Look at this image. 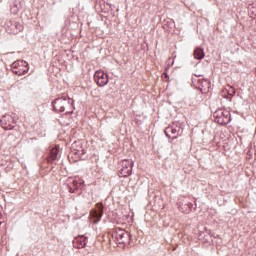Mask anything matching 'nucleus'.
Segmentation results:
<instances>
[{
  "instance_id": "obj_13",
  "label": "nucleus",
  "mask_w": 256,
  "mask_h": 256,
  "mask_svg": "<svg viewBox=\"0 0 256 256\" xmlns=\"http://www.w3.org/2000/svg\"><path fill=\"white\" fill-rule=\"evenodd\" d=\"M178 209L181 213H191V209H193V203H185L183 200H179Z\"/></svg>"
},
{
  "instance_id": "obj_8",
  "label": "nucleus",
  "mask_w": 256,
  "mask_h": 256,
  "mask_svg": "<svg viewBox=\"0 0 256 256\" xmlns=\"http://www.w3.org/2000/svg\"><path fill=\"white\" fill-rule=\"evenodd\" d=\"M0 125L2 129H5L6 131H11V129L15 127V120L13 119V116L6 114L0 120Z\"/></svg>"
},
{
  "instance_id": "obj_5",
  "label": "nucleus",
  "mask_w": 256,
  "mask_h": 256,
  "mask_svg": "<svg viewBox=\"0 0 256 256\" xmlns=\"http://www.w3.org/2000/svg\"><path fill=\"white\" fill-rule=\"evenodd\" d=\"M12 73L19 77L29 73V64L23 60H18L12 64Z\"/></svg>"
},
{
  "instance_id": "obj_14",
  "label": "nucleus",
  "mask_w": 256,
  "mask_h": 256,
  "mask_svg": "<svg viewBox=\"0 0 256 256\" xmlns=\"http://www.w3.org/2000/svg\"><path fill=\"white\" fill-rule=\"evenodd\" d=\"M58 155H59V147L55 146L50 151V155L48 157V163H53V161H57Z\"/></svg>"
},
{
  "instance_id": "obj_2",
  "label": "nucleus",
  "mask_w": 256,
  "mask_h": 256,
  "mask_svg": "<svg viewBox=\"0 0 256 256\" xmlns=\"http://www.w3.org/2000/svg\"><path fill=\"white\" fill-rule=\"evenodd\" d=\"M110 233H111L110 241H114V243H117L118 245L129 243V241L133 239V235H131L129 232L121 228H116L112 230Z\"/></svg>"
},
{
  "instance_id": "obj_12",
  "label": "nucleus",
  "mask_w": 256,
  "mask_h": 256,
  "mask_svg": "<svg viewBox=\"0 0 256 256\" xmlns=\"http://www.w3.org/2000/svg\"><path fill=\"white\" fill-rule=\"evenodd\" d=\"M87 241L88 239L85 236L76 237L73 241V246L76 249H84V247H87Z\"/></svg>"
},
{
  "instance_id": "obj_17",
  "label": "nucleus",
  "mask_w": 256,
  "mask_h": 256,
  "mask_svg": "<svg viewBox=\"0 0 256 256\" xmlns=\"http://www.w3.org/2000/svg\"><path fill=\"white\" fill-rule=\"evenodd\" d=\"M227 93H228V95H229L230 97H233V95H235V88L229 87V88L227 89Z\"/></svg>"
},
{
  "instance_id": "obj_11",
  "label": "nucleus",
  "mask_w": 256,
  "mask_h": 256,
  "mask_svg": "<svg viewBox=\"0 0 256 256\" xmlns=\"http://www.w3.org/2000/svg\"><path fill=\"white\" fill-rule=\"evenodd\" d=\"M91 217L94 219V223L101 221V217H103V204H97L96 210L91 212Z\"/></svg>"
},
{
  "instance_id": "obj_9",
  "label": "nucleus",
  "mask_w": 256,
  "mask_h": 256,
  "mask_svg": "<svg viewBox=\"0 0 256 256\" xmlns=\"http://www.w3.org/2000/svg\"><path fill=\"white\" fill-rule=\"evenodd\" d=\"M94 81H96L99 87H105L109 83V75L105 74L103 71H96L94 74Z\"/></svg>"
},
{
  "instance_id": "obj_3",
  "label": "nucleus",
  "mask_w": 256,
  "mask_h": 256,
  "mask_svg": "<svg viewBox=\"0 0 256 256\" xmlns=\"http://www.w3.org/2000/svg\"><path fill=\"white\" fill-rule=\"evenodd\" d=\"M213 117L218 125H229L231 123V112L229 110L218 109L214 112Z\"/></svg>"
},
{
  "instance_id": "obj_15",
  "label": "nucleus",
  "mask_w": 256,
  "mask_h": 256,
  "mask_svg": "<svg viewBox=\"0 0 256 256\" xmlns=\"http://www.w3.org/2000/svg\"><path fill=\"white\" fill-rule=\"evenodd\" d=\"M20 9H21V1L19 0L14 1L10 7V11L13 15H17Z\"/></svg>"
},
{
  "instance_id": "obj_16",
  "label": "nucleus",
  "mask_w": 256,
  "mask_h": 256,
  "mask_svg": "<svg viewBox=\"0 0 256 256\" xmlns=\"http://www.w3.org/2000/svg\"><path fill=\"white\" fill-rule=\"evenodd\" d=\"M194 57L198 59V61H201L205 57V52L203 51L202 48H196L194 50Z\"/></svg>"
},
{
  "instance_id": "obj_7",
  "label": "nucleus",
  "mask_w": 256,
  "mask_h": 256,
  "mask_svg": "<svg viewBox=\"0 0 256 256\" xmlns=\"http://www.w3.org/2000/svg\"><path fill=\"white\" fill-rule=\"evenodd\" d=\"M133 160L125 159L122 161V168L120 170L121 177H129L133 172Z\"/></svg>"
},
{
  "instance_id": "obj_1",
  "label": "nucleus",
  "mask_w": 256,
  "mask_h": 256,
  "mask_svg": "<svg viewBox=\"0 0 256 256\" xmlns=\"http://www.w3.org/2000/svg\"><path fill=\"white\" fill-rule=\"evenodd\" d=\"M53 109L56 113H63L64 111L66 114L73 113V100L67 96L56 98L53 102Z\"/></svg>"
},
{
  "instance_id": "obj_4",
  "label": "nucleus",
  "mask_w": 256,
  "mask_h": 256,
  "mask_svg": "<svg viewBox=\"0 0 256 256\" xmlns=\"http://www.w3.org/2000/svg\"><path fill=\"white\" fill-rule=\"evenodd\" d=\"M5 29L7 33L17 35V33H21V31H23V24H21V22H19L17 19H10L6 21Z\"/></svg>"
},
{
  "instance_id": "obj_6",
  "label": "nucleus",
  "mask_w": 256,
  "mask_h": 256,
  "mask_svg": "<svg viewBox=\"0 0 256 256\" xmlns=\"http://www.w3.org/2000/svg\"><path fill=\"white\" fill-rule=\"evenodd\" d=\"M181 131V123L174 122L172 125L168 126L164 133L168 139H177V135H179V132Z\"/></svg>"
},
{
  "instance_id": "obj_10",
  "label": "nucleus",
  "mask_w": 256,
  "mask_h": 256,
  "mask_svg": "<svg viewBox=\"0 0 256 256\" xmlns=\"http://www.w3.org/2000/svg\"><path fill=\"white\" fill-rule=\"evenodd\" d=\"M83 185V181L79 178H68L67 187L70 193H75V189H79Z\"/></svg>"
}]
</instances>
